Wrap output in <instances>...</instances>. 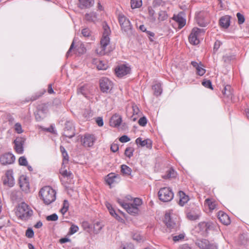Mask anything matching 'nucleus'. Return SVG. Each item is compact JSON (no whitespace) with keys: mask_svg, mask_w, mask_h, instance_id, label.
Segmentation results:
<instances>
[{"mask_svg":"<svg viewBox=\"0 0 249 249\" xmlns=\"http://www.w3.org/2000/svg\"><path fill=\"white\" fill-rule=\"evenodd\" d=\"M58 217L56 213H53L50 215H48L46 217V219L48 221H55L58 219Z\"/></svg>","mask_w":249,"mask_h":249,"instance_id":"6e6d98bb","label":"nucleus"},{"mask_svg":"<svg viewBox=\"0 0 249 249\" xmlns=\"http://www.w3.org/2000/svg\"><path fill=\"white\" fill-rule=\"evenodd\" d=\"M196 19L197 23L202 27H206L209 23L208 20L204 18L203 15L201 13L197 15Z\"/></svg>","mask_w":249,"mask_h":249,"instance_id":"412c9836","label":"nucleus"},{"mask_svg":"<svg viewBox=\"0 0 249 249\" xmlns=\"http://www.w3.org/2000/svg\"><path fill=\"white\" fill-rule=\"evenodd\" d=\"M159 199L163 202H168L172 200L174 194L171 189L167 187L161 188L158 192Z\"/></svg>","mask_w":249,"mask_h":249,"instance_id":"39448f33","label":"nucleus"},{"mask_svg":"<svg viewBox=\"0 0 249 249\" xmlns=\"http://www.w3.org/2000/svg\"><path fill=\"white\" fill-rule=\"evenodd\" d=\"M60 173L64 178H67L68 179L73 178L72 173L70 171H68L67 170H63L61 169Z\"/></svg>","mask_w":249,"mask_h":249,"instance_id":"c9c22d12","label":"nucleus"},{"mask_svg":"<svg viewBox=\"0 0 249 249\" xmlns=\"http://www.w3.org/2000/svg\"><path fill=\"white\" fill-rule=\"evenodd\" d=\"M78 230L79 227L77 226L72 224L69 229V234L70 235H72L75 232H77Z\"/></svg>","mask_w":249,"mask_h":249,"instance_id":"c03bdc74","label":"nucleus"},{"mask_svg":"<svg viewBox=\"0 0 249 249\" xmlns=\"http://www.w3.org/2000/svg\"><path fill=\"white\" fill-rule=\"evenodd\" d=\"M131 169L128 166L123 164L121 165V172L126 175H130L131 173Z\"/></svg>","mask_w":249,"mask_h":249,"instance_id":"ea45409f","label":"nucleus"},{"mask_svg":"<svg viewBox=\"0 0 249 249\" xmlns=\"http://www.w3.org/2000/svg\"><path fill=\"white\" fill-rule=\"evenodd\" d=\"M75 135V133L74 130L69 131V130H64L63 133V135L66 137L71 138Z\"/></svg>","mask_w":249,"mask_h":249,"instance_id":"09e8293b","label":"nucleus"},{"mask_svg":"<svg viewBox=\"0 0 249 249\" xmlns=\"http://www.w3.org/2000/svg\"><path fill=\"white\" fill-rule=\"evenodd\" d=\"M220 26L224 28H227L230 25V17L225 16L221 18L219 20Z\"/></svg>","mask_w":249,"mask_h":249,"instance_id":"5701e85b","label":"nucleus"},{"mask_svg":"<svg viewBox=\"0 0 249 249\" xmlns=\"http://www.w3.org/2000/svg\"><path fill=\"white\" fill-rule=\"evenodd\" d=\"M117 202L129 214L135 215L138 213L139 208L134 206V204L126 203L124 200L121 199H118Z\"/></svg>","mask_w":249,"mask_h":249,"instance_id":"0eeeda50","label":"nucleus"},{"mask_svg":"<svg viewBox=\"0 0 249 249\" xmlns=\"http://www.w3.org/2000/svg\"><path fill=\"white\" fill-rule=\"evenodd\" d=\"M196 244L200 249H205L206 246L209 245V241L207 239H199L196 240Z\"/></svg>","mask_w":249,"mask_h":249,"instance_id":"c85d7f7f","label":"nucleus"},{"mask_svg":"<svg viewBox=\"0 0 249 249\" xmlns=\"http://www.w3.org/2000/svg\"><path fill=\"white\" fill-rule=\"evenodd\" d=\"M110 43L109 37L102 36L100 40V46L96 49L98 54L103 55L108 52L107 47Z\"/></svg>","mask_w":249,"mask_h":249,"instance_id":"9d476101","label":"nucleus"},{"mask_svg":"<svg viewBox=\"0 0 249 249\" xmlns=\"http://www.w3.org/2000/svg\"><path fill=\"white\" fill-rule=\"evenodd\" d=\"M158 20L162 21L166 20L168 18V15L167 12L163 10H160L158 13Z\"/></svg>","mask_w":249,"mask_h":249,"instance_id":"72a5a7b5","label":"nucleus"},{"mask_svg":"<svg viewBox=\"0 0 249 249\" xmlns=\"http://www.w3.org/2000/svg\"><path fill=\"white\" fill-rule=\"evenodd\" d=\"M26 236L28 238H32L34 236V232L33 229L31 228H29L26 231Z\"/></svg>","mask_w":249,"mask_h":249,"instance_id":"4d7b16f0","label":"nucleus"},{"mask_svg":"<svg viewBox=\"0 0 249 249\" xmlns=\"http://www.w3.org/2000/svg\"><path fill=\"white\" fill-rule=\"evenodd\" d=\"M149 19L152 22H155L157 18L155 16V12L152 7H148Z\"/></svg>","mask_w":249,"mask_h":249,"instance_id":"2f4dec72","label":"nucleus"},{"mask_svg":"<svg viewBox=\"0 0 249 249\" xmlns=\"http://www.w3.org/2000/svg\"><path fill=\"white\" fill-rule=\"evenodd\" d=\"M118 19L122 32L128 36L132 35L133 29L129 19L123 14L118 15Z\"/></svg>","mask_w":249,"mask_h":249,"instance_id":"f03ea898","label":"nucleus"},{"mask_svg":"<svg viewBox=\"0 0 249 249\" xmlns=\"http://www.w3.org/2000/svg\"><path fill=\"white\" fill-rule=\"evenodd\" d=\"M100 88L102 92H109L113 88V83L108 78L103 77L100 80Z\"/></svg>","mask_w":249,"mask_h":249,"instance_id":"1a4fd4ad","label":"nucleus"},{"mask_svg":"<svg viewBox=\"0 0 249 249\" xmlns=\"http://www.w3.org/2000/svg\"><path fill=\"white\" fill-rule=\"evenodd\" d=\"M15 160V156L11 153H6L0 156V162L2 165L11 164Z\"/></svg>","mask_w":249,"mask_h":249,"instance_id":"ddd939ff","label":"nucleus"},{"mask_svg":"<svg viewBox=\"0 0 249 249\" xmlns=\"http://www.w3.org/2000/svg\"><path fill=\"white\" fill-rule=\"evenodd\" d=\"M18 162L20 165L27 166L28 165L27 159L24 156L21 157L19 158Z\"/></svg>","mask_w":249,"mask_h":249,"instance_id":"603ef678","label":"nucleus"},{"mask_svg":"<svg viewBox=\"0 0 249 249\" xmlns=\"http://www.w3.org/2000/svg\"><path fill=\"white\" fill-rule=\"evenodd\" d=\"M69 208V203L67 200H64L63 203V206L60 209L61 213L64 215L68 211Z\"/></svg>","mask_w":249,"mask_h":249,"instance_id":"e433bc0d","label":"nucleus"},{"mask_svg":"<svg viewBox=\"0 0 249 249\" xmlns=\"http://www.w3.org/2000/svg\"><path fill=\"white\" fill-rule=\"evenodd\" d=\"M176 175V172L173 169H170L167 173L166 178H174Z\"/></svg>","mask_w":249,"mask_h":249,"instance_id":"680f3d73","label":"nucleus"},{"mask_svg":"<svg viewBox=\"0 0 249 249\" xmlns=\"http://www.w3.org/2000/svg\"><path fill=\"white\" fill-rule=\"evenodd\" d=\"M165 5V2L162 0H154L152 2L153 8H157L159 6H163Z\"/></svg>","mask_w":249,"mask_h":249,"instance_id":"79ce46f5","label":"nucleus"},{"mask_svg":"<svg viewBox=\"0 0 249 249\" xmlns=\"http://www.w3.org/2000/svg\"><path fill=\"white\" fill-rule=\"evenodd\" d=\"M85 87L84 86L80 87L79 88L77 89V93L81 94L83 95L84 96L86 97V93L85 90Z\"/></svg>","mask_w":249,"mask_h":249,"instance_id":"0e129e2a","label":"nucleus"},{"mask_svg":"<svg viewBox=\"0 0 249 249\" xmlns=\"http://www.w3.org/2000/svg\"><path fill=\"white\" fill-rule=\"evenodd\" d=\"M235 58V56L231 54H226L223 56V60L225 62H229Z\"/></svg>","mask_w":249,"mask_h":249,"instance_id":"5fc2aeb1","label":"nucleus"},{"mask_svg":"<svg viewBox=\"0 0 249 249\" xmlns=\"http://www.w3.org/2000/svg\"><path fill=\"white\" fill-rule=\"evenodd\" d=\"M119 179V177L117 175H115L114 173H110L107 175L106 179L107 183L111 185L115 182L117 181V180Z\"/></svg>","mask_w":249,"mask_h":249,"instance_id":"a878e982","label":"nucleus"},{"mask_svg":"<svg viewBox=\"0 0 249 249\" xmlns=\"http://www.w3.org/2000/svg\"><path fill=\"white\" fill-rule=\"evenodd\" d=\"M103 225L100 222H97L94 223L93 229L95 233H98L102 229Z\"/></svg>","mask_w":249,"mask_h":249,"instance_id":"37998d69","label":"nucleus"},{"mask_svg":"<svg viewBox=\"0 0 249 249\" xmlns=\"http://www.w3.org/2000/svg\"><path fill=\"white\" fill-rule=\"evenodd\" d=\"M147 119L144 116L141 117L138 121V123H139V125L142 126H145L146 124H147Z\"/></svg>","mask_w":249,"mask_h":249,"instance_id":"bf43d9fd","label":"nucleus"},{"mask_svg":"<svg viewBox=\"0 0 249 249\" xmlns=\"http://www.w3.org/2000/svg\"><path fill=\"white\" fill-rule=\"evenodd\" d=\"M185 237V234L184 233H180L178 235L174 236L173 237V240L175 242L179 241L180 240L184 239Z\"/></svg>","mask_w":249,"mask_h":249,"instance_id":"052dcab7","label":"nucleus"},{"mask_svg":"<svg viewBox=\"0 0 249 249\" xmlns=\"http://www.w3.org/2000/svg\"><path fill=\"white\" fill-rule=\"evenodd\" d=\"M96 140V137L92 134H85L81 137L82 145L85 147L92 146Z\"/></svg>","mask_w":249,"mask_h":249,"instance_id":"9b49d317","label":"nucleus"},{"mask_svg":"<svg viewBox=\"0 0 249 249\" xmlns=\"http://www.w3.org/2000/svg\"><path fill=\"white\" fill-rule=\"evenodd\" d=\"M73 125L72 122L67 121L65 123V127L64 130L71 131L74 130Z\"/></svg>","mask_w":249,"mask_h":249,"instance_id":"49530a36","label":"nucleus"},{"mask_svg":"<svg viewBox=\"0 0 249 249\" xmlns=\"http://www.w3.org/2000/svg\"><path fill=\"white\" fill-rule=\"evenodd\" d=\"M187 217L190 220L198 219L200 216V212L198 209L188 212L186 214Z\"/></svg>","mask_w":249,"mask_h":249,"instance_id":"a211bd4d","label":"nucleus"},{"mask_svg":"<svg viewBox=\"0 0 249 249\" xmlns=\"http://www.w3.org/2000/svg\"><path fill=\"white\" fill-rule=\"evenodd\" d=\"M179 196V205L181 206H183L189 200V196L185 195V194L181 191L178 192Z\"/></svg>","mask_w":249,"mask_h":249,"instance_id":"b1692460","label":"nucleus"},{"mask_svg":"<svg viewBox=\"0 0 249 249\" xmlns=\"http://www.w3.org/2000/svg\"><path fill=\"white\" fill-rule=\"evenodd\" d=\"M79 7L81 8H89L93 5L94 0H79Z\"/></svg>","mask_w":249,"mask_h":249,"instance_id":"393cba45","label":"nucleus"},{"mask_svg":"<svg viewBox=\"0 0 249 249\" xmlns=\"http://www.w3.org/2000/svg\"><path fill=\"white\" fill-rule=\"evenodd\" d=\"M3 184L8 187H12L15 184V179L12 170H8L5 174V177L3 179Z\"/></svg>","mask_w":249,"mask_h":249,"instance_id":"2eb2a0df","label":"nucleus"},{"mask_svg":"<svg viewBox=\"0 0 249 249\" xmlns=\"http://www.w3.org/2000/svg\"><path fill=\"white\" fill-rule=\"evenodd\" d=\"M131 204L138 207L142 204V200L139 198H135L133 200V202Z\"/></svg>","mask_w":249,"mask_h":249,"instance_id":"e2e57ef3","label":"nucleus"},{"mask_svg":"<svg viewBox=\"0 0 249 249\" xmlns=\"http://www.w3.org/2000/svg\"><path fill=\"white\" fill-rule=\"evenodd\" d=\"M172 19L178 24L179 29L183 28L186 24V19L183 17L180 13L174 15Z\"/></svg>","mask_w":249,"mask_h":249,"instance_id":"dca6fc26","label":"nucleus"},{"mask_svg":"<svg viewBox=\"0 0 249 249\" xmlns=\"http://www.w3.org/2000/svg\"><path fill=\"white\" fill-rule=\"evenodd\" d=\"M130 140V139L126 135H123L119 139V141L121 142H129Z\"/></svg>","mask_w":249,"mask_h":249,"instance_id":"774afa93","label":"nucleus"},{"mask_svg":"<svg viewBox=\"0 0 249 249\" xmlns=\"http://www.w3.org/2000/svg\"><path fill=\"white\" fill-rule=\"evenodd\" d=\"M85 19L90 22H95L97 20V14L94 12L87 13L85 15Z\"/></svg>","mask_w":249,"mask_h":249,"instance_id":"7c9ffc66","label":"nucleus"},{"mask_svg":"<svg viewBox=\"0 0 249 249\" xmlns=\"http://www.w3.org/2000/svg\"><path fill=\"white\" fill-rule=\"evenodd\" d=\"M25 139L21 137H17L14 140L15 149L16 151L19 154H21L23 152V145L25 142Z\"/></svg>","mask_w":249,"mask_h":249,"instance_id":"4468645a","label":"nucleus"},{"mask_svg":"<svg viewBox=\"0 0 249 249\" xmlns=\"http://www.w3.org/2000/svg\"><path fill=\"white\" fill-rule=\"evenodd\" d=\"M152 89L154 90V94L155 95L158 96L161 94L162 89L160 83H158L154 85L152 87Z\"/></svg>","mask_w":249,"mask_h":249,"instance_id":"c756f323","label":"nucleus"},{"mask_svg":"<svg viewBox=\"0 0 249 249\" xmlns=\"http://www.w3.org/2000/svg\"><path fill=\"white\" fill-rule=\"evenodd\" d=\"M130 68L125 64L118 65L115 70V73L119 77H122L130 73Z\"/></svg>","mask_w":249,"mask_h":249,"instance_id":"f8f14e48","label":"nucleus"},{"mask_svg":"<svg viewBox=\"0 0 249 249\" xmlns=\"http://www.w3.org/2000/svg\"><path fill=\"white\" fill-rule=\"evenodd\" d=\"M238 18V22L239 24H243L245 21V17L243 15L240 13H238L236 15Z\"/></svg>","mask_w":249,"mask_h":249,"instance_id":"13d9d810","label":"nucleus"},{"mask_svg":"<svg viewBox=\"0 0 249 249\" xmlns=\"http://www.w3.org/2000/svg\"><path fill=\"white\" fill-rule=\"evenodd\" d=\"M142 5V0H131V6L132 9L139 8Z\"/></svg>","mask_w":249,"mask_h":249,"instance_id":"58836bf2","label":"nucleus"},{"mask_svg":"<svg viewBox=\"0 0 249 249\" xmlns=\"http://www.w3.org/2000/svg\"><path fill=\"white\" fill-rule=\"evenodd\" d=\"M164 221L167 228L170 230V231H177L179 228L178 222H177L173 219L170 211L166 213Z\"/></svg>","mask_w":249,"mask_h":249,"instance_id":"423d86ee","label":"nucleus"},{"mask_svg":"<svg viewBox=\"0 0 249 249\" xmlns=\"http://www.w3.org/2000/svg\"><path fill=\"white\" fill-rule=\"evenodd\" d=\"M122 121V118L121 116L118 115H114L110 119V125L114 127H118L121 124Z\"/></svg>","mask_w":249,"mask_h":249,"instance_id":"4be33fe9","label":"nucleus"},{"mask_svg":"<svg viewBox=\"0 0 249 249\" xmlns=\"http://www.w3.org/2000/svg\"><path fill=\"white\" fill-rule=\"evenodd\" d=\"M14 129L18 134H21L23 132L21 124L19 123H17L14 125Z\"/></svg>","mask_w":249,"mask_h":249,"instance_id":"a18cd8bd","label":"nucleus"},{"mask_svg":"<svg viewBox=\"0 0 249 249\" xmlns=\"http://www.w3.org/2000/svg\"><path fill=\"white\" fill-rule=\"evenodd\" d=\"M205 30L196 27L194 28L189 36V41L191 44L196 45L199 43V39L204 35Z\"/></svg>","mask_w":249,"mask_h":249,"instance_id":"20e7f679","label":"nucleus"},{"mask_svg":"<svg viewBox=\"0 0 249 249\" xmlns=\"http://www.w3.org/2000/svg\"><path fill=\"white\" fill-rule=\"evenodd\" d=\"M82 34L85 37H89L90 35V31L88 28H84L82 30Z\"/></svg>","mask_w":249,"mask_h":249,"instance_id":"69168bd1","label":"nucleus"},{"mask_svg":"<svg viewBox=\"0 0 249 249\" xmlns=\"http://www.w3.org/2000/svg\"><path fill=\"white\" fill-rule=\"evenodd\" d=\"M217 217L220 221L224 225H228L231 223L229 216L223 212L219 211Z\"/></svg>","mask_w":249,"mask_h":249,"instance_id":"f3484780","label":"nucleus"},{"mask_svg":"<svg viewBox=\"0 0 249 249\" xmlns=\"http://www.w3.org/2000/svg\"><path fill=\"white\" fill-rule=\"evenodd\" d=\"M132 238L134 240L137 242H140L142 240V237L139 232H136L133 234Z\"/></svg>","mask_w":249,"mask_h":249,"instance_id":"3c124183","label":"nucleus"},{"mask_svg":"<svg viewBox=\"0 0 249 249\" xmlns=\"http://www.w3.org/2000/svg\"><path fill=\"white\" fill-rule=\"evenodd\" d=\"M48 111L46 107H39L37 112L36 114V119L37 121H39L45 117V115Z\"/></svg>","mask_w":249,"mask_h":249,"instance_id":"aec40b11","label":"nucleus"},{"mask_svg":"<svg viewBox=\"0 0 249 249\" xmlns=\"http://www.w3.org/2000/svg\"><path fill=\"white\" fill-rule=\"evenodd\" d=\"M106 206L110 214L113 216V217H115L117 220L118 221H121L122 219L121 217L119 216L116 213L115 211L114 210V209L112 208L111 205L108 203L106 204Z\"/></svg>","mask_w":249,"mask_h":249,"instance_id":"cd10ccee","label":"nucleus"},{"mask_svg":"<svg viewBox=\"0 0 249 249\" xmlns=\"http://www.w3.org/2000/svg\"><path fill=\"white\" fill-rule=\"evenodd\" d=\"M133 149L131 147H127L124 151V154L128 158H131L133 156Z\"/></svg>","mask_w":249,"mask_h":249,"instance_id":"8fccbe9b","label":"nucleus"},{"mask_svg":"<svg viewBox=\"0 0 249 249\" xmlns=\"http://www.w3.org/2000/svg\"><path fill=\"white\" fill-rule=\"evenodd\" d=\"M204 204L209 207L210 210H213L216 207L215 202L210 198L206 199Z\"/></svg>","mask_w":249,"mask_h":249,"instance_id":"f704fd0d","label":"nucleus"},{"mask_svg":"<svg viewBox=\"0 0 249 249\" xmlns=\"http://www.w3.org/2000/svg\"><path fill=\"white\" fill-rule=\"evenodd\" d=\"M19 184L23 191L27 192L29 191V183L26 178L21 177L19 180Z\"/></svg>","mask_w":249,"mask_h":249,"instance_id":"6ab92c4d","label":"nucleus"},{"mask_svg":"<svg viewBox=\"0 0 249 249\" xmlns=\"http://www.w3.org/2000/svg\"><path fill=\"white\" fill-rule=\"evenodd\" d=\"M213 228V223L211 222H201L196 227V231L200 234L205 236L208 231Z\"/></svg>","mask_w":249,"mask_h":249,"instance_id":"6e6552de","label":"nucleus"},{"mask_svg":"<svg viewBox=\"0 0 249 249\" xmlns=\"http://www.w3.org/2000/svg\"><path fill=\"white\" fill-rule=\"evenodd\" d=\"M56 191L50 186L42 187L39 192V196L43 203L48 205L56 199Z\"/></svg>","mask_w":249,"mask_h":249,"instance_id":"f257e3e1","label":"nucleus"},{"mask_svg":"<svg viewBox=\"0 0 249 249\" xmlns=\"http://www.w3.org/2000/svg\"><path fill=\"white\" fill-rule=\"evenodd\" d=\"M202 85L205 88H209L211 89H213V86L212 84V82L209 80H204L202 83Z\"/></svg>","mask_w":249,"mask_h":249,"instance_id":"864d4df0","label":"nucleus"},{"mask_svg":"<svg viewBox=\"0 0 249 249\" xmlns=\"http://www.w3.org/2000/svg\"><path fill=\"white\" fill-rule=\"evenodd\" d=\"M95 64L97 66V68L99 70H106L107 65V64L105 63L104 61L100 60H96L95 61Z\"/></svg>","mask_w":249,"mask_h":249,"instance_id":"473e14b6","label":"nucleus"},{"mask_svg":"<svg viewBox=\"0 0 249 249\" xmlns=\"http://www.w3.org/2000/svg\"><path fill=\"white\" fill-rule=\"evenodd\" d=\"M196 71L197 74L200 76L203 75L206 72V70L204 68V66L202 64L199 66V67L196 70Z\"/></svg>","mask_w":249,"mask_h":249,"instance_id":"de8ad7c7","label":"nucleus"},{"mask_svg":"<svg viewBox=\"0 0 249 249\" xmlns=\"http://www.w3.org/2000/svg\"><path fill=\"white\" fill-rule=\"evenodd\" d=\"M33 213V211L25 202L20 203L16 212V215L20 219L26 220L28 219Z\"/></svg>","mask_w":249,"mask_h":249,"instance_id":"7ed1b4c3","label":"nucleus"},{"mask_svg":"<svg viewBox=\"0 0 249 249\" xmlns=\"http://www.w3.org/2000/svg\"><path fill=\"white\" fill-rule=\"evenodd\" d=\"M223 94L230 97L231 95V87L230 85H227L225 86L224 90L222 91Z\"/></svg>","mask_w":249,"mask_h":249,"instance_id":"a19ab883","label":"nucleus"},{"mask_svg":"<svg viewBox=\"0 0 249 249\" xmlns=\"http://www.w3.org/2000/svg\"><path fill=\"white\" fill-rule=\"evenodd\" d=\"M63 157V160L62 162V165L64 164H66L68 162L69 160V156L68 155L67 152H64V153L62 154Z\"/></svg>","mask_w":249,"mask_h":249,"instance_id":"338daca9","label":"nucleus"},{"mask_svg":"<svg viewBox=\"0 0 249 249\" xmlns=\"http://www.w3.org/2000/svg\"><path fill=\"white\" fill-rule=\"evenodd\" d=\"M136 143L137 144H139L142 147L147 145L148 147L151 146V142L150 140L146 139L142 140L140 137L136 140Z\"/></svg>","mask_w":249,"mask_h":249,"instance_id":"bb28decb","label":"nucleus"},{"mask_svg":"<svg viewBox=\"0 0 249 249\" xmlns=\"http://www.w3.org/2000/svg\"><path fill=\"white\" fill-rule=\"evenodd\" d=\"M103 33L102 36L109 37L111 33L109 27L105 23L103 25Z\"/></svg>","mask_w":249,"mask_h":249,"instance_id":"4c0bfd02","label":"nucleus"}]
</instances>
